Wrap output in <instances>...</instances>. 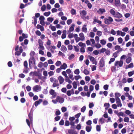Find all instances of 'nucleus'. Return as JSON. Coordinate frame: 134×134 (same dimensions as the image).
<instances>
[{
  "label": "nucleus",
  "instance_id": "f257e3e1",
  "mask_svg": "<svg viewBox=\"0 0 134 134\" xmlns=\"http://www.w3.org/2000/svg\"><path fill=\"white\" fill-rule=\"evenodd\" d=\"M29 62L30 69H32L34 65H36V60L34 58H30Z\"/></svg>",
  "mask_w": 134,
  "mask_h": 134
},
{
  "label": "nucleus",
  "instance_id": "f03ea898",
  "mask_svg": "<svg viewBox=\"0 0 134 134\" xmlns=\"http://www.w3.org/2000/svg\"><path fill=\"white\" fill-rule=\"evenodd\" d=\"M104 23L107 25H109L111 24L113 21V18L110 16H109L107 18H104Z\"/></svg>",
  "mask_w": 134,
  "mask_h": 134
},
{
  "label": "nucleus",
  "instance_id": "7ed1b4c3",
  "mask_svg": "<svg viewBox=\"0 0 134 134\" xmlns=\"http://www.w3.org/2000/svg\"><path fill=\"white\" fill-rule=\"evenodd\" d=\"M123 64V62L122 60H120V61H116L115 63V66L117 67V68L119 66L121 67L122 66Z\"/></svg>",
  "mask_w": 134,
  "mask_h": 134
},
{
  "label": "nucleus",
  "instance_id": "20e7f679",
  "mask_svg": "<svg viewBox=\"0 0 134 134\" xmlns=\"http://www.w3.org/2000/svg\"><path fill=\"white\" fill-rule=\"evenodd\" d=\"M41 87L39 85H36L33 88V91L34 92H37L40 91L41 90Z\"/></svg>",
  "mask_w": 134,
  "mask_h": 134
},
{
  "label": "nucleus",
  "instance_id": "39448f33",
  "mask_svg": "<svg viewBox=\"0 0 134 134\" xmlns=\"http://www.w3.org/2000/svg\"><path fill=\"white\" fill-rule=\"evenodd\" d=\"M56 100L57 102L60 103H62L64 101V99L62 97L58 96L56 98Z\"/></svg>",
  "mask_w": 134,
  "mask_h": 134
},
{
  "label": "nucleus",
  "instance_id": "423d86ee",
  "mask_svg": "<svg viewBox=\"0 0 134 134\" xmlns=\"http://www.w3.org/2000/svg\"><path fill=\"white\" fill-rule=\"evenodd\" d=\"M50 94L52 95V98H54L56 96V93L52 89L51 90L49 91Z\"/></svg>",
  "mask_w": 134,
  "mask_h": 134
},
{
  "label": "nucleus",
  "instance_id": "0eeeda50",
  "mask_svg": "<svg viewBox=\"0 0 134 134\" xmlns=\"http://www.w3.org/2000/svg\"><path fill=\"white\" fill-rule=\"evenodd\" d=\"M88 57L90 60L92 62L93 64H94L95 65L97 64V62H96V60L93 57L90 55H89Z\"/></svg>",
  "mask_w": 134,
  "mask_h": 134
},
{
  "label": "nucleus",
  "instance_id": "6e6552de",
  "mask_svg": "<svg viewBox=\"0 0 134 134\" xmlns=\"http://www.w3.org/2000/svg\"><path fill=\"white\" fill-rule=\"evenodd\" d=\"M117 104V106L118 107H121L122 106V104L120 99L115 100Z\"/></svg>",
  "mask_w": 134,
  "mask_h": 134
},
{
  "label": "nucleus",
  "instance_id": "1a4fd4ad",
  "mask_svg": "<svg viewBox=\"0 0 134 134\" xmlns=\"http://www.w3.org/2000/svg\"><path fill=\"white\" fill-rule=\"evenodd\" d=\"M114 16L119 18H121L122 17V14L118 12H116Z\"/></svg>",
  "mask_w": 134,
  "mask_h": 134
},
{
  "label": "nucleus",
  "instance_id": "9d476101",
  "mask_svg": "<svg viewBox=\"0 0 134 134\" xmlns=\"http://www.w3.org/2000/svg\"><path fill=\"white\" fill-rule=\"evenodd\" d=\"M115 50H118L117 51H119V52H120L123 51L122 48H121L119 46L116 45L115 47Z\"/></svg>",
  "mask_w": 134,
  "mask_h": 134
},
{
  "label": "nucleus",
  "instance_id": "9b49d317",
  "mask_svg": "<svg viewBox=\"0 0 134 134\" xmlns=\"http://www.w3.org/2000/svg\"><path fill=\"white\" fill-rule=\"evenodd\" d=\"M120 0H115L114 4L115 6L118 7L120 5Z\"/></svg>",
  "mask_w": 134,
  "mask_h": 134
},
{
  "label": "nucleus",
  "instance_id": "f8f14e48",
  "mask_svg": "<svg viewBox=\"0 0 134 134\" xmlns=\"http://www.w3.org/2000/svg\"><path fill=\"white\" fill-rule=\"evenodd\" d=\"M68 132L69 134H77L76 131L72 129H69Z\"/></svg>",
  "mask_w": 134,
  "mask_h": 134
},
{
  "label": "nucleus",
  "instance_id": "ddd939ff",
  "mask_svg": "<svg viewBox=\"0 0 134 134\" xmlns=\"http://www.w3.org/2000/svg\"><path fill=\"white\" fill-rule=\"evenodd\" d=\"M105 10L104 9L100 8L97 11V12L99 14H102L105 12Z\"/></svg>",
  "mask_w": 134,
  "mask_h": 134
},
{
  "label": "nucleus",
  "instance_id": "4468645a",
  "mask_svg": "<svg viewBox=\"0 0 134 134\" xmlns=\"http://www.w3.org/2000/svg\"><path fill=\"white\" fill-rule=\"evenodd\" d=\"M121 95V94L120 93L116 92L115 93V100L119 99H120L119 97H120Z\"/></svg>",
  "mask_w": 134,
  "mask_h": 134
},
{
  "label": "nucleus",
  "instance_id": "2eb2a0df",
  "mask_svg": "<svg viewBox=\"0 0 134 134\" xmlns=\"http://www.w3.org/2000/svg\"><path fill=\"white\" fill-rule=\"evenodd\" d=\"M80 13L81 15L85 16L87 14V12L85 10H80Z\"/></svg>",
  "mask_w": 134,
  "mask_h": 134
},
{
  "label": "nucleus",
  "instance_id": "dca6fc26",
  "mask_svg": "<svg viewBox=\"0 0 134 134\" xmlns=\"http://www.w3.org/2000/svg\"><path fill=\"white\" fill-rule=\"evenodd\" d=\"M42 101V100L41 99H39L38 100L36 101L35 103V105L36 107L40 104Z\"/></svg>",
  "mask_w": 134,
  "mask_h": 134
},
{
  "label": "nucleus",
  "instance_id": "f3484780",
  "mask_svg": "<svg viewBox=\"0 0 134 134\" xmlns=\"http://www.w3.org/2000/svg\"><path fill=\"white\" fill-rule=\"evenodd\" d=\"M61 50L64 53H65L67 51V48L64 46H62L61 48Z\"/></svg>",
  "mask_w": 134,
  "mask_h": 134
},
{
  "label": "nucleus",
  "instance_id": "a211bd4d",
  "mask_svg": "<svg viewBox=\"0 0 134 134\" xmlns=\"http://www.w3.org/2000/svg\"><path fill=\"white\" fill-rule=\"evenodd\" d=\"M75 26V24H72L71 25V27L69 28V30L68 31V33H69V31H72L74 30V27Z\"/></svg>",
  "mask_w": 134,
  "mask_h": 134
},
{
  "label": "nucleus",
  "instance_id": "6ab92c4d",
  "mask_svg": "<svg viewBox=\"0 0 134 134\" xmlns=\"http://www.w3.org/2000/svg\"><path fill=\"white\" fill-rule=\"evenodd\" d=\"M125 95L126 97L128 98L129 100H132V99L133 98L131 96H130L128 93H126Z\"/></svg>",
  "mask_w": 134,
  "mask_h": 134
},
{
  "label": "nucleus",
  "instance_id": "aec40b11",
  "mask_svg": "<svg viewBox=\"0 0 134 134\" xmlns=\"http://www.w3.org/2000/svg\"><path fill=\"white\" fill-rule=\"evenodd\" d=\"M58 80L60 84H62L64 82V78L61 76H59L58 77Z\"/></svg>",
  "mask_w": 134,
  "mask_h": 134
},
{
  "label": "nucleus",
  "instance_id": "412c9836",
  "mask_svg": "<svg viewBox=\"0 0 134 134\" xmlns=\"http://www.w3.org/2000/svg\"><path fill=\"white\" fill-rule=\"evenodd\" d=\"M79 36L80 37V38L81 41H83L85 39L83 33H82L80 34Z\"/></svg>",
  "mask_w": 134,
  "mask_h": 134
},
{
  "label": "nucleus",
  "instance_id": "4be33fe9",
  "mask_svg": "<svg viewBox=\"0 0 134 134\" xmlns=\"http://www.w3.org/2000/svg\"><path fill=\"white\" fill-rule=\"evenodd\" d=\"M60 68L62 69L65 70L67 68V65L66 63H64L60 66Z\"/></svg>",
  "mask_w": 134,
  "mask_h": 134
},
{
  "label": "nucleus",
  "instance_id": "5701e85b",
  "mask_svg": "<svg viewBox=\"0 0 134 134\" xmlns=\"http://www.w3.org/2000/svg\"><path fill=\"white\" fill-rule=\"evenodd\" d=\"M92 127L91 125L89 126H87L86 127V131L88 132H90L91 130Z\"/></svg>",
  "mask_w": 134,
  "mask_h": 134
},
{
  "label": "nucleus",
  "instance_id": "b1692460",
  "mask_svg": "<svg viewBox=\"0 0 134 134\" xmlns=\"http://www.w3.org/2000/svg\"><path fill=\"white\" fill-rule=\"evenodd\" d=\"M28 116L30 119L31 123H32L33 120L32 114L31 113H30L29 114Z\"/></svg>",
  "mask_w": 134,
  "mask_h": 134
},
{
  "label": "nucleus",
  "instance_id": "393cba45",
  "mask_svg": "<svg viewBox=\"0 0 134 134\" xmlns=\"http://www.w3.org/2000/svg\"><path fill=\"white\" fill-rule=\"evenodd\" d=\"M59 84L58 83V81H57L55 82H54L52 86L53 87H55L59 86Z\"/></svg>",
  "mask_w": 134,
  "mask_h": 134
},
{
  "label": "nucleus",
  "instance_id": "a878e982",
  "mask_svg": "<svg viewBox=\"0 0 134 134\" xmlns=\"http://www.w3.org/2000/svg\"><path fill=\"white\" fill-rule=\"evenodd\" d=\"M79 46L82 47H85L86 46V44L85 43H82V42H80L78 43Z\"/></svg>",
  "mask_w": 134,
  "mask_h": 134
},
{
  "label": "nucleus",
  "instance_id": "bb28decb",
  "mask_svg": "<svg viewBox=\"0 0 134 134\" xmlns=\"http://www.w3.org/2000/svg\"><path fill=\"white\" fill-rule=\"evenodd\" d=\"M35 54V52L34 51H31L30 53V58H34V55Z\"/></svg>",
  "mask_w": 134,
  "mask_h": 134
},
{
  "label": "nucleus",
  "instance_id": "cd10ccee",
  "mask_svg": "<svg viewBox=\"0 0 134 134\" xmlns=\"http://www.w3.org/2000/svg\"><path fill=\"white\" fill-rule=\"evenodd\" d=\"M71 13L72 15H74L76 14V12L75 10L73 8H72L71 10Z\"/></svg>",
  "mask_w": 134,
  "mask_h": 134
},
{
  "label": "nucleus",
  "instance_id": "c85d7f7f",
  "mask_svg": "<svg viewBox=\"0 0 134 134\" xmlns=\"http://www.w3.org/2000/svg\"><path fill=\"white\" fill-rule=\"evenodd\" d=\"M74 48L76 52H79V47L78 46H74Z\"/></svg>",
  "mask_w": 134,
  "mask_h": 134
},
{
  "label": "nucleus",
  "instance_id": "c756f323",
  "mask_svg": "<svg viewBox=\"0 0 134 134\" xmlns=\"http://www.w3.org/2000/svg\"><path fill=\"white\" fill-rule=\"evenodd\" d=\"M85 75H88L89 74V71L86 69H85L83 72Z\"/></svg>",
  "mask_w": 134,
  "mask_h": 134
},
{
  "label": "nucleus",
  "instance_id": "7c9ffc66",
  "mask_svg": "<svg viewBox=\"0 0 134 134\" xmlns=\"http://www.w3.org/2000/svg\"><path fill=\"white\" fill-rule=\"evenodd\" d=\"M119 53V51H116V52L113 53V56L114 57V58L117 57H118V54Z\"/></svg>",
  "mask_w": 134,
  "mask_h": 134
},
{
  "label": "nucleus",
  "instance_id": "2f4dec72",
  "mask_svg": "<svg viewBox=\"0 0 134 134\" xmlns=\"http://www.w3.org/2000/svg\"><path fill=\"white\" fill-rule=\"evenodd\" d=\"M106 43V41L104 39L102 40H100V43L103 45H105Z\"/></svg>",
  "mask_w": 134,
  "mask_h": 134
},
{
  "label": "nucleus",
  "instance_id": "473e14b6",
  "mask_svg": "<svg viewBox=\"0 0 134 134\" xmlns=\"http://www.w3.org/2000/svg\"><path fill=\"white\" fill-rule=\"evenodd\" d=\"M131 57H129L127 58L126 60V62L128 64L130 63L131 61Z\"/></svg>",
  "mask_w": 134,
  "mask_h": 134
},
{
  "label": "nucleus",
  "instance_id": "72a5a7b5",
  "mask_svg": "<svg viewBox=\"0 0 134 134\" xmlns=\"http://www.w3.org/2000/svg\"><path fill=\"white\" fill-rule=\"evenodd\" d=\"M110 13L113 16L115 15L116 13L115 11L113 9H111L109 11Z\"/></svg>",
  "mask_w": 134,
  "mask_h": 134
},
{
  "label": "nucleus",
  "instance_id": "f704fd0d",
  "mask_svg": "<svg viewBox=\"0 0 134 134\" xmlns=\"http://www.w3.org/2000/svg\"><path fill=\"white\" fill-rule=\"evenodd\" d=\"M74 72L75 74L77 75L79 74L80 73V71L79 69H77L75 70L74 71Z\"/></svg>",
  "mask_w": 134,
  "mask_h": 134
},
{
  "label": "nucleus",
  "instance_id": "c9c22d12",
  "mask_svg": "<svg viewBox=\"0 0 134 134\" xmlns=\"http://www.w3.org/2000/svg\"><path fill=\"white\" fill-rule=\"evenodd\" d=\"M34 22H32V23L34 24L35 25H36L37 23V20L35 17H34Z\"/></svg>",
  "mask_w": 134,
  "mask_h": 134
},
{
  "label": "nucleus",
  "instance_id": "e433bc0d",
  "mask_svg": "<svg viewBox=\"0 0 134 134\" xmlns=\"http://www.w3.org/2000/svg\"><path fill=\"white\" fill-rule=\"evenodd\" d=\"M24 65L25 69H27L28 68V63L26 61H25L24 62Z\"/></svg>",
  "mask_w": 134,
  "mask_h": 134
},
{
  "label": "nucleus",
  "instance_id": "4c0bfd02",
  "mask_svg": "<svg viewBox=\"0 0 134 134\" xmlns=\"http://www.w3.org/2000/svg\"><path fill=\"white\" fill-rule=\"evenodd\" d=\"M72 85L73 88L74 89H76L77 87V85L76 82L75 81H74L72 83Z\"/></svg>",
  "mask_w": 134,
  "mask_h": 134
},
{
  "label": "nucleus",
  "instance_id": "58836bf2",
  "mask_svg": "<svg viewBox=\"0 0 134 134\" xmlns=\"http://www.w3.org/2000/svg\"><path fill=\"white\" fill-rule=\"evenodd\" d=\"M86 107L85 106H83L81 109V111L82 112L84 113L86 110Z\"/></svg>",
  "mask_w": 134,
  "mask_h": 134
},
{
  "label": "nucleus",
  "instance_id": "ea45409f",
  "mask_svg": "<svg viewBox=\"0 0 134 134\" xmlns=\"http://www.w3.org/2000/svg\"><path fill=\"white\" fill-rule=\"evenodd\" d=\"M54 20V18H53L49 17L47 19V20L49 22L52 23Z\"/></svg>",
  "mask_w": 134,
  "mask_h": 134
},
{
  "label": "nucleus",
  "instance_id": "a19ab883",
  "mask_svg": "<svg viewBox=\"0 0 134 134\" xmlns=\"http://www.w3.org/2000/svg\"><path fill=\"white\" fill-rule=\"evenodd\" d=\"M46 9V6L45 5H43L41 8V10L42 11H44Z\"/></svg>",
  "mask_w": 134,
  "mask_h": 134
},
{
  "label": "nucleus",
  "instance_id": "79ce46f5",
  "mask_svg": "<svg viewBox=\"0 0 134 134\" xmlns=\"http://www.w3.org/2000/svg\"><path fill=\"white\" fill-rule=\"evenodd\" d=\"M50 81L51 82L54 83L56 81H58V80L52 77L50 79Z\"/></svg>",
  "mask_w": 134,
  "mask_h": 134
},
{
  "label": "nucleus",
  "instance_id": "37998d69",
  "mask_svg": "<svg viewBox=\"0 0 134 134\" xmlns=\"http://www.w3.org/2000/svg\"><path fill=\"white\" fill-rule=\"evenodd\" d=\"M51 12H48L44 13L43 14V15L45 16H49Z\"/></svg>",
  "mask_w": 134,
  "mask_h": 134
},
{
  "label": "nucleus",
  "instance_id": "c03bdc74",
  "mask_svg": "<svg viewBox=\"0 0 134 134\" xmlns=\"http://www.w3.org/2000/svg\"><path fill=\"white\" fill-rule=\"evenodd\" d=\"M61 62L60 61H57L55 63V65L57 66H58L61 65Z\"/></svg>",
  "mask_w": 134,
  "mask_h": 134
},
{
  "label": "nucleus",
  "instance_id": "a18cd8bd",
  "mask_svg": "<svg viewBox=\"0 0 134 134\" xmlns=\"http://www.w3.org/2000/svg\"><path fill=\"white\" fill-rule=\"evenodd\" d=\"M124 122H128L129 121V117H125L124 119Z\"/></svg>",
  "mask_w": 134,
  "mask_h": 134
},
{
  "label": "nucleus",
  "instance_id": "49530a36",
  "mask_svg": "<svg viewBox=\"0 0 134 134\" xmlns=\"http://www.w3.org/2000/svg\"><path fill=\"white\" fill-rule=\"evenodd\" d=\"M61 110L63 112H64L67 110V108L65 107H63L61 108Z\"/></svg>",
  "mask_w": 134,
  "mask_h": 134
},
{
  "label": "nucleus",
  "instance_id": "de8ad7c7",
  "mask_svg": "<svg viewBox=\"0 0 134 134\" xmlns=\"http://www.w3.org/2000/svg\"><path fill=\"white\" fill-rule=\"evenodd\" d=\"M82 31L86 33L87 32V28L86 27H83L82 28Z\"/></svg>",
  "mask_w": 134,
  "mask_h": 134
},
{
  "label": "nucleus",
  "instance_id": "09e8293b",
  "mask_svg": "<svg viewBox=\"0 0 134 134\" xmlns=\"http://www.w3.org/2000/svg\"><path fill=\"white\" fill-rule=\"evenodd\" d=\"M115 60V58H111L110 59V61L109 62V64H111L112 62H114Z\"/></svg>",
  "mask_w": 134,
  "mask_h": 134
},
{
  "label": "nucleus",
  "instance_id": "8fccbe9b",
  "mask_svg": "<svg viewBox=\"0 0 134 134\" xmlns=\"http://www.w3.org/2000/svg\"><path fill=\"white\" fill-rule=\"evenodd\" d=\"M72 22V20L71 19H69L67 21V23L68 25H70Z\"/></svg>",
  "mask_w": 134,
  "mask_h": 134
},
{
  "label": "nucleus",
  "instance_id": "3c124183",
  "mask_svg": "<svg viewBox=\"0 0 134 134\" xmlns=\"http://www.w3.org/2000/svg\"><path fill=\"white\" fill-rule=\"evenodd\" d=\"M95 35L94 33L93 32H91L90 33V36L92 38H93Z\"/></svg>",
  "mask_w": 134,
  "mask_h": 134
},
{
  "label": "nucleus",
  "instance_id": "603ef678",
  "mask_svg": "<svg viewBox=\"0 0 134 134\" xmlns=\"http://www.w3.org/2000/svg\"><path fill=\"white\" fill-rule=\"evenodd\" d=\"M74 34L72 33H70L68 36V37L69 38H71L73 37Z\"/></svg>",
  "mask_w": 134,
  "mask_h": 134
},
{
  "label": "nucleus",
  "instance_id": "864d4df0",
  "mask_svg": "<svg viewBox=\"0 0 134 134\" xmlns=\"http://www.w3.org/2000/svg\"><path fill=\"white\" fill-rule=\"evenodd\" d=\"M96 129L97 131H100V126L99 125H97L96 127Z\"/></svg>",
  "mask_w": 134,
  "mask_h": 134
},
{
  "label": "nucleus",
  "instance_id": "5fc2aeb1",
  "mask_svg": "<svg viewBox=\"0 0 134 134\" xmlns=\"http://www.w3.org/2000/svg\"><path fill=\"white\" fill-rule=\"evenodd\" d=\"M69 78L71 79L72 80H74V78L73 77V75L72 74H69Z\"/></svg>",
  "mask_w": 134,
  "mask_h": 134
},
{
  "label": "nucleus",
  "instance_id": "6e6d98bb",
  "mask_svg": "<svg viewBox=\"0 0 134 134\" xmlns=\"http://www.w3.org/2000/svg\"><path fill=\"white\" fill-rule=\"evenodd\" d=\"M43 66V63L41 62H40L38 65V67L40 68H42Z\"/></svg>",
  "mask_w": 134,
  "mask_h": 134
},
{
  "label": "nucleus",
  "instance_id": "4d7b16f0",
  "mask_svg": "<svg viewBox=\"0 0 134 134\" xmlns=\"http://www.w3.org/2000/svg\"><path fill=\"white\" fill-rule=\"evenodd\" d=\"M110 34L115 35L116 34L115 31L113 29H112L110 31Z\"/></svg>",
  "mask_w": 134,
  "mask_h": 134
},
{
  "label": "nucleus",
  "instance_id": "13d9d810",
  "mask_svg": "<svg viewBox=\"0 0 134 134\" xmlns=\"http://www.w3.org/2000/svg\"><path fill=\"white\" fill-rule=\"evenodd\" d=\"M48 103V102L46 100H44L43 102V104L44 105H47Z\"/></svg>",
  "mask_w": 134,
  "mask_h": 134
},
{
  "label": "nucleus",
  "instance_id": "bf43d9fd",
  "mask_svg": "<svg viewBox=\"0 0 134 134\" xmlns=\"http://www.w3.org/2000/svg\"><path fill=\"white\" fill-rule=\"evenodd\" d=\"M75 57L74 55L73 54H72L69 57V60H71L74 58Z\"/></svg>",
  "mask_w": 134,
  "mask_h": 134
},
{
  "label": "nucleus",
  "instance_id": "052dcab7",
  "mask_svg": "<svg viewBox=\"0 0 134 134\" xmlns=\"http://www.w3.org/2000/svg\"><path fill=\"white\" fill-rule=\"evenodd\" d=\"M104 119L103 118H100L99 120V122L102 124L104 122Z\"/></svg>",
  "mask_w": 134,
  "mask_h": 134
},
{
  "label": "nucleus",
  "instance_id": "680f3d73",
  "mask_svg": "<svg viewBox=\"0 0 134 134\" xmlns=\"http://www.w3.org/2000/svg\"><path fill=\"white\" fill-rule=\"evenodd\" d=\"M97 34L98 36H100L102 34V32L101 31H98L97 32Z\"/></svg>",
  "mask_w": 134,
  "mask_h": 134
},
{
  "label": "nucleus",
  "instance_id": "e2e57ef3",
  "mask_svg": "<svg viewBox=\"0 0 134 134\" xmlns=\"http://www.w3.org/2000/svg\"><path fill=\"white\" fill-rule=\"evenodd\" d=\"M68 50H72L73 48L71 44L69 45L68 46Z\"/></svg>",
  "mask_w": 134,
  "mask_h": 134
},
{
  "label": "nucleus",
  "instance_id": "0e129e2a",
  "mask_svg": "<svg viewBox=\"0 0 134 134\" xmlns=\"http://www.w3.org/2000/svg\"><path fill=\"white\" fill-rule=\"evenodd\" d=\"M114 40V38L113 37H110L108 38L109 41L110 42H111L113 41Z\"/></svg>",
  "mask_w": 134,
  "mask_h": 134
},
{
  "label": "nucleus",
  "instance_id": "69168bd1",
  "mask_svg": "<svg viewBox=\"0 0 134 134\" xmlns=\"http://www.w3.org/2000/svg\"><path fill=\"white\" fill-rule=\"evenodd\" d=\"M109 86L107 85H105L103 86L104 89L106 90H107L108 89Z\"/></svg>",
  "mask_w": 134,
  "mask_h": 134
},
{
  "label": "nucleus",
  "instance_id": "338daca9",
  "mask_svg": "<svg viewBox=\"0 0 134 134\" xmlns=\"http://www.w3.org/2000/svg\"><path fill=\"white\" fill-rule=\"evenodd\" d=\"M94 106V104L93 103H90L89 105V107L90 108H91Z\"/></svg>",
  "mask_w": 134,
  "mask_h": 134
},
{
  "label": "nucleus",
  "instance_id": "774afa93",
  "mask_svg": "<svg viewBox=\"0 0 134 134\" xmlns=\"http://www.w3.org/2000/svg\"><path fill=\"white\" fill-rule=\"evenodd\" d=\"M110 100L112 103H114L115 102V99L114 98H110Z\"/></svg>",
  "mask_w": 134,
  "mask_h": 134
}]
</instances>
